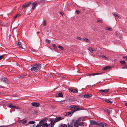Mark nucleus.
Listing matches in <instances>:
<instances>
[{
    "label": "nucleus",
    "instance_id": "bb28decb",
    "mask_svg": "<svg viewBox=\"0 0 127 127\" xmlns=\"http://www.w3.org/2000/svg\"><path fill=\"white\" fill-rule=\"evenodd\" d=\"M45 122H43L41 121H40L39 122V125L41 127H42L43 125L44 124Z\"/></svg>",
    "mask_w": 127,
    "mask_h": 127
},
{
    "label": "nucleus",
    "instance_id": "de8ad7c7",
    "mask_svg": "<svg viewBox=\"0 0 127 127\" xmlns=\"http://www.w3.org/2000/svg\"><path fill=\"white\" fill-rule=\"evenodd\" d=\"M46 118H44L41 121H42L43 122H44L46 120Z\"/></svg>",
    "mask_w": 127,
    "mask_h": 127
},
{
    "label": "nucleus",
    "instance_id": "cd10ccee",
    "mask_svg": "<svg viewBox=\"0 0 127 127\" xmlns=\"http://www.w3.org/2000/svg\"><path fill=\"white\" fill-rule=\"evenodd\" d=\"M73 121L71 122L69 125H68V127H73Z\"/></svg>",
    "mask_w": 127,
    "mask_h": 127
},
{
    "label": "nucleus",
    "instance_id": "09e8293b",
    "mask_svg": "<svg viewBox=\"0 0 127 127\" xmlns=\"http://www.w3.org/2000/svg\"><path fill=\"white\" fill-rule=\"evenodd\" d=\"M14 108H15V109H20V108L18 107H15H15H14Z\"/></svg>",
    "mask_w": 127,
    "mask_h": 127
},
{
    "label": "nucleus",
    "instance_id": "5701e85b",
    "mask_svg": "<svg viewBox=\"0 0 127 127\" xmlns=\"http://www.w3.org/2000/svg\"><path fill=\"white\" fill-rule=\"evenodd\" d=\"M119 62L122 64L125 65L126 64V62L124 61H120Z\"/></svg>",
    "mask_w": 127,
    "mask_h": 127
},
{
    "label": "nucleus",
    "instance_id": "f3484780",
    "mask_svg": "<svg viewBox=\"0 0 127 127\" xmlns=\"http://www.w3.org/2000/svg\"><path fill=\"white\" fill-rule=\"evenodd\" d=\"M8 107L9 108H14L15 107V106L13 105L11 103H9L8 104Z\"/></svg>",
    "mask_w": 127,
    "mask_h": 127
},
{
    "label": "nucleus",
    "instance_id": "e2e57ef3",
    "mask_svg": "<svg viewBox=\"0 0 127 127\" xmlns=\"http://www.w3.org/2000/svg\"><path fill=\"white\" fill-rule=\"evenodd\" d=\"M22 121V120H21L20 122H21Z\"/></svg>",
    "mask_w": 127,
    "mask_h": 127
},
{
    "label": "nucleus",
    "instance_id": "bf43d9fd",
    "mask_svg": "<svg viewBox=\"0 0 127 127\" xmlns=\"http://www.w3.org/2000/svg\"><path fill=\"white\" fill-rule=\"evenodd\" d=\"M125 59L127 60V56H126V58Z\"/></svg>",
    "mask_w": 127,
    "mask_h": 127
},
{
    "label": "nucleus",
    "instance_id": "f8f14e48",
    "mask_svg": "<svg viewBox=\"0 0 127 127\" xmlns=\"http://www.w3.org/2000/svg\"><path fill=\"white\" fill-rule=\"evenodd\" d=\"M63 119H64V118H62L61 117H57L55 119V121L56 122Z\"/></svg>",
    "mask_w": 127,
    "mask_h": 127
},
{
    "label": "nucleus",
    "instance_id": "1a4fd4ad",
    "mask_svg": "<svg viewBox=\"0 0 127 127\" xmlns=\"http://www.w3.org/2000/svg\"><path fill=\"white\" fill-rule=\"evenodd\" d=\"M69 91L70 93H77L78 92V90L75 89H69Z\"/></svg>",
    "mask_w": 127,
    "mask_h": 127
},
{
    "label": "nucleus",
    "instance_id": "f03ea898",
    "mask_svg": "<svg viewBox=\"0 0 127 127\" xmlns=\"http://www.w3.org/2000/svg\"><path fill=\"white\" fill-rule=\"evenodd\" d=\"M31 4V2H28L26 3H25L24 5H23L22 6V9H24L23 10H24L25 11H26V9L25 10V9L27 8L28 7H29L30 5Z\"/></svg>",
    "mask_w": 127,
    "mask_h": 127
},
{
    "label": "nucleus",
    "instance_id": "20e7f679",
    "mask_svg": "<svg viewBox=\"0 0 127 127\" xmlns=\"http://www.w3.org/2000/svg\"><path fill=\"white\" fill-rule=\"evenodd\" d=\"M90 123L91 125H96L98 127L99 123L95 121L94 120H90Z\"/></svg>",
    "mask_w": 127,
    "mask_h": 127
},
{
    "label": "nucleus",
    "instance_id": "603ef678",
    "mask_svg": "<svg viewBox=\"0 0 127 127\" xmlns=\"http://www.w3.org/2000/svg\"><path fill=\"white\" fill-rule=\"evenodd\" d=\"M41 126H40L39 124H38L37 125V126H36V127H41Z\"/></svg>",
    "mask_w": 127,
    "mask_h": 127
},
{
    "label": "nucleus",
    "instance_id": "9b49d317",
    "mask_svg": "<svg viewBox=\"0 0 127 127\" xmlns=\"http://www.w3.org/2000/svg\"><path fill=\"white\" fill-rule=\"evenodd\" d=\"M92 95L91 94H86L84 95L83 97L85 98H88L91 97Z\"/></svg>",
    "mask_w": 127,
    "mask_h": 127
},
{
    "label": "nucleus",
    "instance_id": "7c9ffc66",
    "mask_svg": "<svg viewBox=\"0 0 127 127\" xmlns=\"http://www.w3.org/2000/svg\"><path fill=\"white\" fill-rule=\"evenodd\" d=\"M77 109H74V111H75V112L76 111H77L80 110H82V108H77Z\"/></svg>",
    "mask_w": 127,
    "mask_h": 127
},
{
    "label": "nucleus",
    "instance_id": "5fc2aeb1",
    "mask_svg": "<svg viewBox=\"0 0 127 127\" xmlns=\"http://www.w3.org/2000/svg\"><path fill=\"white\" fill-rule=\"evenodd\" d=\"M121 68H122V69H125V65H124V66L123 67H122Z\"/></svg>",
    "mask_w": 127,
    "mask_h": 127
},
{
    "label": "nucleus",
    "instance_id": "b1692460",
    "mask_svg": "<svg viewBox=\"0 0 127 127\" xmlns=\"http://www.w3.org/2000/svg\"><path fill=\"white\" fill-rule=\"evenodd\" d=\"M36 3H33L32 4V8L33 9H34L36 5Z\"/></svg>",
    "mask_w": 127,
    "mask_h": 127
},
{
    "label": "nucleus",
    "instance_id": "4c0bfd02",
    "mask_svg": "<svg viewBox=\"0 0 127 127\" xmlns=\"http://www.w3.org/2000/svg\"><path fill=\"white\" fill-rule=\"evenodd\" d=\"M76 39H79V40H81L82 39V38L78 36H77L75 38Z\"/></svg>",
    "mask_w": 127,
    "mask_h": 127
},
{
    "label": "nucleus",
    "instance_id": "e433bc0d",
    "mask_svg": "<svg viewBox=\"0 0 127 127\" xmlns=\"http://www.w3.org/2000/svg\"><path fill=\"white\" fill-rule=\"evenodd\" d=\"M100 56L103 58H104L106 60H107L108 59V58L107 57L104 56V55H101Z\"/></svg>",
    "mask_w": 127,
    "mask_h": 127
},
{
    "label": "nucleus",
    "instance_id": "864d4df0",
    "mask_svg": "<svg viewBox=\"0 0 127 127\" xmlns=\"http://www.w3.org/2000/svg\"><path fill=\"white\" fill-rule=\"evenodd\" d=\"M125 65V69H127V65L126 64Z\"/></svg>",
    "mask_w": 127,
    "mask_h": 127
},
{
    "label": "nucleus",
    "instance_id": "3c124183",
    "mask_svg": "<svg viewBox=\"0 0 127 127\" xmlns=\"http://www.w3.org/2000/svg\"><path fill=\"white\" fill-rule=\"evenodd\" d=\"M26 75H22L21 76V77L22 78H25L26 77Z\"/></svg>",
    "mask_w": 127,
    "mask_h": 127
},
{
    "label": "nucleus",
    "instance_id": "a211bd4d",
    "mask_svg": "<svg viewBox=\"0 0 127 127\" xmlns=\"http://www.w3.org/2000/svg\"><path fill=\"white\" fill-rule=\"evenodd\" d=\"M111 68V66H107L104 67L102 69V70L105 71L107 70L110 68Z\"/></svg>",
    "mask_w": 127,
    "mask_h": 127
},
{
    "label": "nucleus",
    "instance_id": "2eb2a0df",
    "mask_svg": "<svg viewBox=\"0 0 127 127\" xmlns=\"http://www.w3.org/2000/svg\"><path fill=\"white\" fill-rule=\"evenodd\" d=\"M101 73H93L92 74H89L88 75L89 76H94L96 75L100 74Z\"/></svg>",
    "mask_w": 127,
    "mask_h": 127
},
{
    "label": "nucleus",
    "instance_id": "9d476101",
    "mask_svg": "<svg viewBox=\"0 0 127 127\" xmlns=\"http://www.w3.org/2000/svg\"><path fill=\"white\" fill-rule=\"evenodd\" d=\"M17 45L18 46V47L22 49H23L25 50V49H24L23 47L22 46V45L21 43L19 42H17Z\"/></svg>",
    "mask_w": 127,
    "mask_h": 127
},
{
    "label": "nucleus",
    "instance_id": "c9c22d12",
    "mask_svg": "<svg viewBox=\"0 0 127 127\" xmlns=\"http://www.w3.org/2000/svg\"><path fill=\"white\" fill-rule=\"evenodd\" d=\"M45 41L46 43L48 44L50 43L51 42V41L50 40H48L47 39H46Z\"/></svg>",
    "mask_w": 127,
    "mask_h": 127
},
{
    "label": "nucleus",
    "instance_id": "4468645a",
    "mask_svg": "<svg viewBox=\"0 0 127 127\" xmlns=\"http://www.w3.org/2000/svg\"><path fill=\"white\" fill-rule=\"evenodd\" d=\"M88 50L91 53H92L93 51H95V50L94 48L90 47L88 49Z\"/></svg>",
    "mask_w": 127,
    "mask_h": 127
},
{
    "label": "nucleus",
    "instance_id": "680f3d73",
    "mask_svg": "<svg viewBox=\"0 0 127 127\" xmlns=\"http://www.w3.org/2000/svg\"><path fill=\"white\" fill-rule=\"evenodd\" d=\"M69 110H72L71 109H69Z\"/></svg>",
    "mask_w": 127,
    "mask_h": 127
},
{
    "label": "nucleus",
    "instance_id": "c756f323",
    "mask_svg": "<svg viewBox=\"0 0 127 127\" xmlns=\"http://www.w3.org/2000/svg\"><path fill=\"white\" fill-rule=\"evenodd\" d=\"M112 14L115 17H118V18H120V17L117 14L115 13H113Z\"/></svg>",
    "mask_w": 127,
    "mask_h": 127
},
{
    "label": "nucleus",
    "instance_id": "4be33fe9",
    "mask_svg": "<svg viewBox=\"0 0 127 127\" xmlns=\"http://www.w3.org/2000/svg\"><path fill=\"white\" fill-rule=\"evenodd\" d=\"M49 126V124H47L46 122H45L44 124H43L42 127H48Z\"/></svg>",
    "mask_w": 127,
    "mask_h": 127
},
{
    "label": "nucleus",
    "instance_id": "49530a36",
    "mask_svg": "<svg viewBox=\"0 0 127 127\" xmlns=\"http://www.w3.org/2000/svg\"><path fill=\"white\" fill-rule=\"evenodd\" d=\"M76 12L77 13V14H79L80 13V12L79 10H76Z\"/></svg>",
    "mask_w": 127,
    "mask_h": 127
},
{
    "label": "nucleus",
    "instance_id": "f704fd0d",
    "mask_svg": "<svg viewBox=\"0 0 127 127\" xmlns=\"http://www.w3.org/2000/svg\"><path fill=\"white\" fill-rule=\"evenodd\" d=\"M35 123V122L34 121H30L29 122V123L31 124H33Z\"/></svg>",
    "mask_w": 127,
    "mask_h": 127
},
{
    "label": "nucleus",
    "instance_id": "6ab92c4d",
    "mask_svg": "<svg viewBox=\"0 0 127 127\" xmlns=\"http://www.w3.org/2000/svg\"><path fill=\"white\" fill-rule=\"evenodd\" d=\"M2 80L3 82L8 83V80L7 78H2Z\"/></svg>",
    "mask_w": 127,
    "mask_h": 127
},
{
    "label": "nucleus",
    "instance_id": "473e14b6",
    "mask_svg": "<svg viewBox=\"0 0 127 127\" xmlns=\"http://www.w3.org/2000/svg\"><path fill=\"white\" fill-rule=\"evenodd\" d=\"M105 30L107 31H112V29L109 27H107L105 28Z\"/></svg>",
    "mask_w": 127,
    "mask_h": 127
},
{
    "label": "nucleus",
    "instance_id": "ea45409f",
    "mask_svg": "<svg viewBox=\"0 0 127 127\" xmlns=\"http://www.w3.org/2000/svg\"><path fill=\"white\" fill-rule=\"evenodd\" d=\"M46 25V21L45 20L43 21V26H45Z\"/></svg>",
    "mask_w": 127,
    "mask_h": 127
},
{
    "label": "nucleus",
    "instance_id": "0eeeda50",
    "mask_svg": "<svg viewBox=\"0 0 127 127\" xmlns=\"http://www.w3.org/2000/svg\"><path fill=\"white\" fill-rule=\"evenodd\" d=\"M50 121L51 122L50 123V127H53L56 122H55V120L53 119H50Z\"/></svg>",
    "mask_w": 127,
    "mask_h": 127
},
{
    "label": "nucleus",
    "instance_id": "0e129e2a",
    "mask_svg": "<svg viewBox=\"0 0 127 127\" xmlns=\"http://www.w3.org/2000/svg\"><path fill=\"white\" fill-rule=\"evenodd\" d=\"M110 111H112V110H110Z\"/></svg>",
    "mask_w": 127,
    "mask_h": 127
},
{
    "label": "nucleus",
    "instance_id": "7ed1b4c3",
    "mask_svg": "<svg viewBox=\"0 0 127 127\" xmlns=\"http://www.w3.org/2000/svg\"><path fill=\"white\" fill-rule=\"evenodd\" d=\"M98 127H108L107 124L104 122L99 123Z\"/></svg>",
    "mask_w": 127,
    "mask_h": 127
},
{
    "label": "nucleus",
    "instance_id": "c03bdc74",
    "mask_svg": "<svg viewBox=\"0 0 127 127\" xmlns=\"http://www.w3.org/2000/svg\"><path fill=\"white\" fill-rule=\"evenodd\" d=\"M102 20H97V22L101 23V22H102Z\"/></svg>",
    "mask_w": 127,
    "mask_h": 127
},
{
    "label": "nucleus",
    "instance_id": "4d7b16f0",
    "mask_svg": "<svg viewBox=\"0 0 127 127\" xmlns=\"http://www.w3.org/2000/svg\"><path fill=\"white\" fill-rule=\"evenodd\" d=\"M126 58V56H123V58L124 59H125V58Z\"/></svg>",
    "mask_w": 127,
    "mask_h": 127
},
{
    "label": "nucleus",
    "instance_id": "a19ab883",
    "mask_svg": "<svg viewBox=\"0 0 127 127\" xmlns=\"http://www.w3.org/2000/svg\"><path fill=\"white\" fill-rule=\"evenodd\" d=\"M27 122V120H25L23 122H22V123L23 124H25Z\"/></svg>",
    "mask_w": 127,
    "mask_h": 127
},
{
    "label": "nucleus",
    "instance_id": "aec40b11",
    "mask_svg": "<svg viewBox=\"0 0 127 127\" xmlns=\"http://www.w3.org/2000/svg\"><path fill=\"white\" fill-rule=\"evenodd\" d=\"M83 40L84 41H85L87 42L88 43H90V40L87 38H86L84 37L83 38Z\"/></svg>",
    "mask_w": 127,
    "mask_h": 127
},
{
    "label": "nucleus",
    "instance_id": "a18cd8bd",
    "mask_svg": "<svg viewBox=\"0 0 127 127\" xmlns=\"http://www.w3.org/2000/svg\"><path fill=\"white\" fill-rule=\"evenodd\" d=\"M3 24V21L1 20L0 21V25H2Z\"/></svg>",
    "mask_w": 127,
    "mask_h": 127
},
{
    "label": "nucleus",
    "instance_id": "6e6552de",
    "mask_svg": "<svg viewBox=\"0 0 127 127\" xmlns=\"http://www.w3.org/2000/svg\"><path fill=\"white\" fill-rule=\"evenodd\" d=\"M31 105L33 106L36 107H38L39 106V104L37 102H32L31 103Z\"/></svg>",
    "mask_w": 127,
    "mask_h": 127
},
{
    "label": "nucleus",
    "instance_id": "c85d7f7f",
    "mask_svg": "<svg viewBox=\"0 0 127 127\" xmlns=\"http://www.w3.org/2000/svg\"><path fill=\"white\" fill-rule=\"evenodd\" d=\"M58 96L57 97H63V95L62 93L60 92L59 93L58 95Z\"/></svg>",
    "mask_w": 127,
    "mask_h": 127
},
{
    "label": "nucleus",
    "instance_id": "393cba45",
    "mask_svg": "<svg viewBox=\"0 0 127 127\" xmlns=\"http://www.w3.org/2000/svg\"><path fill=\"white\" fill-rule=\"evenodd\" d=\"M105 101L109 103L112 104V102L110 101L109 99H107L105 100Z\"/></svg>",
    "mask_w": 127,
    "mask_h": 127
},
{
    "label": "nucleus",
    "instance_id": "58836bf2",
    "mask_svg": "<svg viewBox=\"0 0 127 127\" xmlns=\"http://www.w3.org/2000/svg\"><path fill=\"white\" fill-rule=\"evenodd\" d=\"M52 45L53 47L55 48H56L57 47V46L55 44H52Z\"/></svg>",
    "mask_w": 127,
    "mask_h": 127
},
{
    "label": "nucleus",
    "instance_id": "423d86ee",
    "mask_svg": "<svg viewBox=\"0 0 127 127\" xmlns=\"http://www.w3.org/2000/svg\"><path fill=\"white\" fill-rule=\"evenodd\" d=\"M74 112L75 111H74V110L73 111L66 112L65 113L66 114L65 115L68 116L70 117L73 114Z\"/></svg>",
    "mask_w": 127,
    "mask_h": 127
},
{
    "label": "nucleus",
    "instance_id": "79ce46f5",
    "mask_svg": "<svg viewBox=\"0 0 127 127\" xmlns=\"http://www.w3.org/2000/svg\"><path fill=\"white\" fill-rule=\"evenodd\" d=\"M4 57V55H2L0 56V60H1V59H2V58Z\"/></svg>",
    "mask_w": 127,
    "mask_h": 127
},
{
    "label": "nucleus",
    "instance_id": "37998d69",
    "mask_svg": "<svg viewBox=\"0 0 127 127\" xmlns=\"http://www.w3.org/2000/svg\"><path fill=\"white\" fill-rule=\"evenodd\" d=\"M42 2L43 3H47V1L45 0H43L42 1Z\"/></svg>",
    "mask_w": 127,
    "mask_h": 127
},
{
    "label": "nucleus",
    "instance_id": "dca6fc26",
    "mask_svg": "<svg viewBox=\"0 0 127 127\" xmlns=\"http://www.w3.org/2000/svg\"><path fill=\"white\" fill-rule=\"evenodd\" d=\"M104 111H105V112H107L109 115L110 114V111L106 108L104 109H103Z\"/></svg>",
    "mask_w": 127,
    "mask_h": 127
},
{
    "label": "nucleus",
    "instance_id": "f257e3e1",
    "mask_svg": "<svg viewBox=\"0 0 127 127\" xmlns=\"http://www.w3.org/2000/svg\"><path fill=\"white\" fill-rule=\"evenodd\" d=\"M41 67V65L39 64H35L34 66L31 69V70L33 72H36L38 70H39Z\"/></svg>",
    "mask_w": 127,
    "mask_h": 127
},
{
    "label": "nucleus",
    "instance_id": "39448f33",
    "mask_svg": "<svg viewBox=\"0 0 127 127\" xmlns=\"http://www.w3.org/2000/svg\"><path fill=\"white\" fill-rule=\"evenodd\" d=\"M81 118H80L78 119L74 123V127H76V126H77V125L78 124V123H79V122H80L81 120Z\"/></svg>",
    "mask_w": 127,
    "mask_h": 127
},
{
    "label": "nucleus",
    "instance_id": "6e6d98bb",
    "mask_svg": "<svg viewBox=\"0 0 127 127\" xmlns=\"http://www.w3.org/2000/svg\"><path fill=\"white\" fill-rule=\"evenodd\" d=\"M5 127V126H0V127Z\"/></svg>",
    "mask_w": 127,
    "mask_h": 127
},
{
    "label": "nucleus",
    "instance_id": "2f4dec72",
    "mask_svg": "<svg viewBox=\"0 0 127 127\" xmlns=\"http://www.w3.org/2000/svg\"><path fill=\"white\" fill-rule=\"evenodd\" d=\"M57 47L58 48L60 49H61L62 50H64V48L62 46H61L60 45H58L57 46Z\"/></svg>",
    "mask_w": 127,
    "mask_h": 127
},
{
    "label": "nucleus",
    "instance_id": "72a5a7b5",
    "mask_svg": "<svg viewBox=\"0 0 127 127\" xmlns=\"http://www.w3.org/2000/svg\"><path fill=\"white\" fill-rule=\"evenodd\" d=\"M20 16V15H19L18 14H17L14 17V18L15 19L17 17L19 18Z\"/></svg>",
    "mask_w": 127,
    "mask_h": 127
},
{
    "label": "nucleus",
    "instance_id": "a878e982",
    "mask_svg": "<svg viewBox=\"0 0 127 127\" xmlns=\"http://www.w3.org/2000/svg\"><path fill=\"white\" fill-rule=\"evenodd\" d=\"M69 108H70L71 109L74 108V109H75L76 108H77V106L76 105H73L69 106Z\"/></svg>",
    "mask_w": 127,
    "mask_h": 127
},
{
    "label": "nucleus",
    "instance_id": "052dcab7",
    "mask_svg": "<svg viewBox=\"0 0 127 127\" xmlns=\"http://www.w3.org/2000/svg\"><path fill=\"white\" fill-rule=\"evenodd\" d=\"M105 99H103V100H102V101H105Z\"/></svg>",
    "mask_w": 127,
    "mask_h": 127
},
{
    "label": "nucleus",
    "instance_id": "8fccbe9b",
    "mask_svg": "<svg viewBox=\"0 0 127 127\" xmlns=\"http://www.w3.org/2000/svg\"><path fill=\"white\" fill-rule=\"evenodd\" d=\"M60 14L62 15H63L64 14V13H63V12L62 11H60Z\"/></svg>",
    "mask_w": 127,
    "mask_h": 127
},
{
    "label": "nucleus",
    "instance_id": "ddd939ff",
    "mask_svg": "<svg viewBox=\"0 0 127 127\" xmlns=\"http://www.w3.org/2000/svg\"><path fill=\"white\" fill-rule=\"evenodd\" d=\"M109 90V89L101 90H99V91L101 93H106L108 92Z\"/></svg>",
    "mask_w": 127,
    "mask_h": 127
},
{
    "label": "nucleus",
    "instance_id": "412c9836",
    "mask_svg": "<svg viewBox=\"0 0 127 127\" xmlns=\"http://www.w3.org/2000/svg\"><path fill=\"white\" fill-rule=\"evenodd\" d=\"M79 126H84L83 125V122H81L80 123L79 122V123H78V124L77 125V126H76V127H79Z\"/></svg>",
    "mask_w": 127,
    "mask_h": 127
},
{
    "label": "nucleus",
    "instance_id": "13d9d810",
    "mask_svg": "<svg viewBox=\"0 0 127 127\" xmlns=\"http://www.w3.org/2000/svg\"><path fill=\"white\" fill-rule=\"evenodd\" d=\"M125 105L126 106H127V103H125Z\"/></svg>",
    "mask_w": 127,
    "mask_h": 127
}]
</instances>
